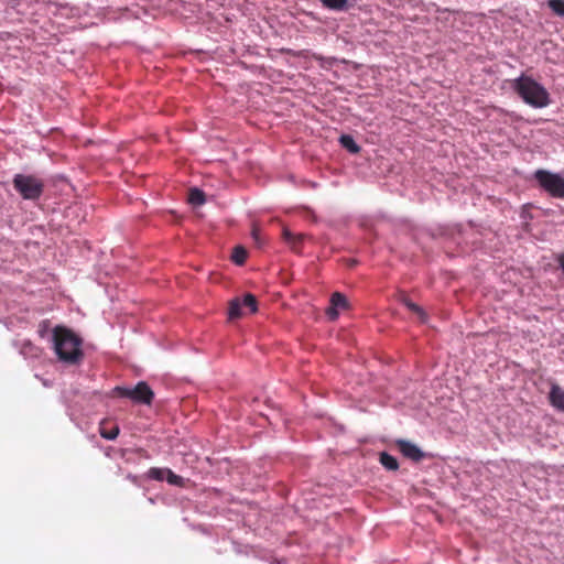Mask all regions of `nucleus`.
I'll return each instance as SVG.
<instances>
[{
    "label": "nucleus",
    "mask_w": 564,
    "mask_h": 564,
    "mask_svg": "<svg viewBox=\"0 0 564 564\" xmlns=\"http://www.w3.org/2000/svg\"><path fill=\"white\" fill-rule=\"evenodd\" d=\"M54 350L58 359L68 365H77L84 358L82 338L70 328L57 325L53 328Z\"/></svg>",
    "instance_id": "f257e3e1"
},
{
    "label": "nucleus",
    "mask_w": 564,
    "mask_h": 564,
    "mask_svg": "<svg viewBox=\"0 0 564 564\" xmlns=\"http://www.w3.org/2000/svg\"><path fill=\"white\" fill-rule=\"evenodd\" d=\"M513 90L530 107L542 109L551 105L547 89L530 76L522 74L512 82Z\"/></svg>",
    "instance_id": "f03ea898"
},
{
    "label": "nucleus",
    "mask_w": 564,
    "mask_h": 564,
    "mask_svg": "<svg viewBox=\"0 0 564 564\" xmlns=\"http://www.w3.org/2000/svg\"><path fill=\"white\" fill-rule=\"evenodd\" d=\"M13 188L25 200H37L44 193V181L34 174H15L12 180Z\"/></svg>",
    "instance_id": "7ed1b4c3"
},
{
    "label": "nucleus",
    "mask_w": 564,
    "mask_h": 564,
    "mask_svg": "<svg viewBox=\"0 0 564 564\" xmlns=\"http://www.w3.org/2000/svg\"><path fill=\"white\" fill-rule=\"evenodd\" d=\"M539 187L549 196L564 199V171L561 173L539 169L533 173Z\"/></svg>",
    "instance_id": "20e7f679"
},
{
    "label": "nucleus",
    "mask_w": 564,
    "mask_h": 564,
    "mask_svg": "<svg viewBox=\"0 0 564 564\" xmlns=\"http://www.w3.org/2000/svg\"><path fill=\"white\" fill-rule=\"evenodd\" d=\"M395 444L401 454L413 462H420L425 457V453L410 441L397 440Z\"/></svg>",
    "instance_id": "39448f33"
},
{
    "label": "nucleus",
    "mask_w": 564,
    "mask_h": 564,
    "mask_svg": "<svg viewBox=\"0 0 564 564\" xmlns=\"http://www.w3.org/2000/svg\"><path fill=\"white\" fill-rule=\"evenodd\" d=\"M154 409L155 412L161 410L164 405V400H155V393L150 386L143 381V406Z\"/></svg>",
    "instance_id": "423d86ee"
},
{
    "label": "nucleus",
    "mask_w": 564,
    "mask_h": 564,
    "mask_svg": "<svg viewBox=\"0 0 564 564\" xmlns=\"http://www.w3.org/2000/svg\"><path fill=\"white\" fill-rule=\"evenodd\" d=\"M549 400L553 408L557 411L564 412V390L558 384H552Z\"/></svg>",
    "instance_id": "0eeeda50"
},
{
    "label": "nucleus",
    "mask_w": 564,
    "mask_h": 564,
    "mask_svg": "<svg viewBox=\"0 0 564 564\" xmlns=\"http://www.w3.org/2000/svg\"><path fill=\"white\" fill-rule=\"evenodd\" d=\"M99 433L106 440H115L119 434V426L110 420H102L99 424Z\"/></svg>",
    "instance_id": "6e6552de"
},
{
    "label": "nucleus",
    "mask_w": 564,
    "mask_h": 564,
    "mask_svg": "<svg viewBox=\"0 0 564 564\" xmlns=\"http://www.w3.org/2000/svg\"><path fill=\"white\" fill-rule=\"evenodd\" d=\"M116 391H118L122 397H128L135 402H141V381H139L132 390L118 387L116 388Z\"/></svg>",
    "instance_id": "1a4fd4ad"
},
{
    "label": "nucleus",
    "mask_w": 564,
    "mask_h": 564,
    "mask_svg": "<svg viewBox=\"0 0 564 564\" xmlns=\"http://www.w3.org/2000/svg\"><path fill=\"white\" fill-rule=\"evenodd\" d=\"M339 143L351 154H357L360 151V147L356 143L355 139L350 134H341L339 137Z\"/></svg>",
    "instance_id": "9d476101"
},
{
    "label": "nucleus",
    "mask_w": 564,
    "mask_h": 564,
    "mask_svg": "<svg viewBox=\"0 0 564 564\" xmlns=\"http://www.w3.org/2000/svg\"><path fill=\"white\" fill-rule=\"evenodd\" d=\"M326 9L333 10V11H346L348 10V0H319Z\"/></svg>",
    "instance_id": "9b49d317"
},
{
    "label": "nucleus",
    "mask_w": 564,
    "mask_h": 564,
    "mask_svg": "<svg viewBox=\"0 0 564 564\" xmlns=\"http://www.w3.org/2000/svg\"><path fill=\"white\" fill-rule=\"evenodd\" d=\"M228 315H229L230 319H236L243 315V308H242L241 300L239 297H236L230 301L229 308H228Z\"/></svg>",
    "instance_id": "f8f14e48"
},
{
    "label": "nucleus",
    "mask_w": 564,
    "mask_h": 564,
    "mask_svg": "<svg viewBox=\"0 0 564 564\" xmlns=\"http://www.w3.org/2000/svg\"><path fill=\"white\" fill-rule=\"evenodd\" d=\"M188 202L193 206L203 205L206 202L205 193L197 187L191 188L188 194Z\"/></svg>",
    "instance_id": "ddd939ff"
},
{
    "label": "nucleus",
    "mask_w": 564,
    "mask_h": 564,
    "mask_svg": "<svg viewBox=\"0 0 564 564\" xmlns=\"http://www.w3.org/2000/svg\"><path fill=\"white\" fill-rule=\"evenodd\" d=\"M380 463L388 470H397L399 468V463L397 458L386 452L380 454Z\"/></svg>",
    "instance_id": "4468645a"
},
{
    "label": "nucleus",
    "mask_w": 564,
    "mask_h": 564,
    "mask_svg": "<svg viewBox=\"0 0 564 564\" xmlns=\"http://www.w3.org/2000/svg\"><path fill=\"white\" fill-rule=\"evenodd\" d=\"M402 303L410 310L412 311L413 313H415L417 315V317L420 318L421 322H425L426 321V314L424 312V310L419 306L417 304L413 303L411 300H409L408 297H403L402 299Z\"/></svg>",
    "instance_id": "2eb2a0df"
},
{
    "label": "nucleus",
    "mask_w": 564,
    "mask_h": 564,
    "mask_svg": "<svg viewBox=\"0 0 564 564\" xmlns=\"http://www.w3.org/2000/svg\"><path fill=\"white\" fill-rule=\"evenodd\" d=\"M241 300L242 308L248 310L250 313H256L258 310V303L254 295L247 293Z\"/></svg>",
    "instance_id": "dca6fc26"
},
{
    "label": "nucleus",
    "mask_w": 564,
    "mask_h": 564,
    "mask_svg": "<svg viewBox=\"0 0 564 564\" xmlns=\"http://www.w3.org/2000/svg\"><path fill=\"white\" fill-rule=\"evenodd\" d=\"M231 259L236 264L242 265L247 259V250L241 246L235 247Z\"/></svg>",
    "instance_id": "f3484780"
},
{
    "label": "nucleus",
    "mask_w": 564,
    "mask_h": 564,
    "mask_svg": "<svg viewBox=\"0 0 564 564\" xmlns=\"http://www.w3.org/2000/svg\"><path fill=\"white\" fill-rule=\"evenodd\" d=\"M330 304L337 307L338 310L347 308L348 307V301L346 296L339 292H335L330 297Z\"/></svg>",
    "instance_id": "a211bd4d"
},
{
    "label": "nucleus",
    "mask_w": 564,
    "mask_h": 564,
    "mask_svg": "<svg viewBox=\"0 0 564 564\" xmlns=\"http://www.w3.org/2000/svg\"><path fill=\"white\" fill-rule=\"evenodd\" d=\"M166 468L152 467L147 473V478L158 481L165 480Z\"/></svg>",
    "instance_id": "6ab92c4d"
},
{
    "label": "nucleus",
    "mask_w": 564,
    "mask_h": 564,
    "mask_svg": "<svg viewBox=\"0 0 564 564\" xmlns=\"http://www.w3.org/2000/svg\"><path fill=\"white\" fill-rule=\"evenodd\" d=\"M165 480L173 486L183 487L185 485V479L176 474H174L170 468H166Z\"/></svg>",
    "instance_id": "aec40b11"
},
{
    "label": "nucleus",
    "mask_w": 564,
    "mask_h": 564,
    "mask_svg": "<svg viewBox=\"0 0 564 564\" xmlns=\"http://www.w3.org/2000/svg\"><path fill=\"white\" fill-rule=\"evenodd\" d=\"M547 7L555 15L564 18V0H549Z\"/></svg>",
    "instance_id": "412c9836"
},
{
    "label": "nucleus",
    "mask_w": 564,
    "mask_h": 564,
    "mask_svg": "<svg viewBox=\"0 0 564 564\" xmlns=\"http://www.w3.org/2000/svg\"><path fill=\"white\" fill-rule=\"evenodd\" d=\"M326 315L330 321H336L339 316L338 308L330 304L326 310Z\"/></svg>",
    "instance_id": "4be33fe9"
},
{
    "label": "nucleus",
    "mask_w": 564,
    "mask_h": 564,
    "mask_svg": "<svg viewBox=\"0 0 564 564\" xmlns=\"http://www.w3.org/2000/svg\"><path fill=\"white\" fill-rule=\"evenodd\" d=\"M251 236H252V239L254 240L256 245H258L260 247L262 245V242L260 240V234H259V229L257 227H253V229L251 231Z\"/></svg>",
    "instance_id": "5701e85b"
},
{
    "label": "nucleus",
    "mask_w": 564,
    "mask_h": 564,
    "mask_svg": "<svg viewBox=\"0 0 564 564\" xmlns=\"http://www.w3.org/2000/svg\"><path fill=\"white\" fill-rule=\"evenodd\" d=\"M283 236H284V239H285L288 242H290V243H293V242H294V239H295V238H294V236H293V234H292L291 231H289V230H286V229H285V230L283 231Z\"/></svg>",
    "instance_id": "b1692460"
},
{
    "label": "nucleus",
    "mask_w": 564,
    "mask_h": 564,
    "mask_svg": "<svg viewBox=\"0 0 564 564\" xmlns=\"http://www.w3.org/2000/svg\"><path fill=\"white\" fill-rule=\"evenodd\" d=\"M132 481H133L134 484H137V482H138V477H137V476H133V477H132Z\"/></svg>",
    "instance_id": "393cba45"
}]
</instances>
